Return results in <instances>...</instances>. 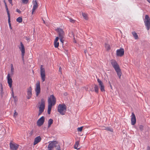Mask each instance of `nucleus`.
<instances>
[{
    "label": "nucleus",
    "instance_id": "nucleus-1",
    "mask_svg": "<svg viewBox=\"0 0 150 150\" xmlns=\"http://www.w3.org/2000/svg\"><path fill=\"white\" fill-rule=\"evenodd\" d=\"M56 98L53 95H50L48 98V106L47 112L49 114H50L52 106L55 105L56 103Z\"/></svg>",
    "mask_w": 150,
    "mask_h": 150
},
{
    "label": "nucleus",
    "instance_id": "nucleus-2",
    "mask_svg": "<svg viewBox=\"0 0 150 150\" xmlns=\"http://www.w3.org/2000/svg\"><path fill=\"white\" fill-rule=\"evenodd\" d=\"M49 143L48 150H61L60 145L57 141H50Z\"/></svg>",
    "mask_w": 150,
    "mask_h": 150
},
{
    "label": "nucleus",
    "instance_id": "nucleus-3",
    "mask_svg": "<svg viewBox=\"0 0 150 150\" xmlns=\"http://www.w3.org/2000/svg\"><path fill=\"white\" fill-rule=\"evenodd\" d=\"M110 63L112 66L113 67L116 71L119 79H120L122 72L117 62L115 60L112 59L110 60Z\"/></svg>",
    "mask_w": 150,
    "mask_h": 150
},
{
    "label": "nucleus",
    "instance_id": "nucleus-4",
    "mask_svg": "<svg viewBox=\"0 0 150 150\" xmlns=\"http://www.w3.org/2000/svg\"><path fill=\"white\" fill-rule=\"evenodd\" d=\"M66 105L64 104H59L57 108L58 111L61 115H65L66 110Z\"/></svg>",
    "mask_w": 150,
    "mask_h": 150
},
{
    "label": "nucleus",
    "instance_id": "nucleus-5",
    "mask_svg": "<svg viewBox=\"0 0 150 150\" xmlns=\"http://www.w3.org/2000/svg\"><path fill=\"white\" fill-rule=\"evenodd\" d=\"M39 109L38 115L39 116L44 112L45 108V102L44 99L42 98L41 99V103L39 106H38Z\"/></svg>",
    "mask_w": 150,
    "mask_h": 150
},
{
    "label": "nucleus",
    "instance_id": "nucleus-6",
    "mask_svg": "<svg viewBox=\"0 0 150 150\" xmlns=\"http://www.w3.org/2000/svg\"><path fill=\"white\" fill-rule=\"evenodd\" d=\"M56 30L57 32L61 42L63 43L64 41L63 39L64 35V31L62 29L60 28H57Z\"/></svg>",
    "mask_w": 150,
    "mask_h": 150
},
{
    "label": "nucleus",
    "instance_id": "nucleus-7",
    "mask_svg": "<svg viewBox=\"0 0 150 150\" xmlns=\"http://www.w3.org/2000/svg\"><path fill=\"white\" fill-rule=\"evenodd\" d=\"M144 21L146 29L149 30L150 28V18L148 15H145Z\"/></svg>",
    "mask_w": 150,
    "mask_h": 150
},
{
    "label": "nucleus",
    "instance_id": "nucleus-8",
    "mask_svg": "<svg viewBox=\"0 0 150 150\" xmlns=\"http://www.w3.org/2000/svg\"><path fill=\"white\" fill-rule=\"evenodd\" d=\"M40 69L41 79L42 81L44 82L45 80V69L42 65H41Z\"/></svg>",
    "mask_w": 150,
    "mask_h": 150
},
{
    "label": "nucleus",
    "instance_id": "nucleus-9",
    "mask_svg": "<svg viewBox=\"0 0 150 150\" xmlns=\"http://www.w3.org/2000/svg\"><path fill=\"white\" fill-rule=\"evenodd\" d=\"M18 47L21 52V56L23 60L24 59V56L25 53V49L24 45L22 42H21L20 45L18 46Z\"/></svg>",
    "mask_w": 150,
    "mask_h": 150
},
{
    "label": "nucleus",
    "instance_id": "nucleus-10",
    "mask_svg": "<svg viewBox=\"0 0 150 150\" xmlns=\"http://www.w3.org/2000/svg\"><path fill=\"white\" fill-rule=\"evenodd\" d=\"M35 91L36 92V95L38 96L40 92V82L39 81H37L36 84V87L35 88Z\"/></svg>",
    "mask_w": 150,
    "mask_h": 150
},
{
    "label": "nucleus",
    "instance_id": "nucleus-11",
    "mask_svg": "<svg viewBox=\"0 0 150 150\" xmlns=\"http://www.w3.org/2000/svg\"><path fill=\"white\" fill-rule=\"evenodd\" d=\"M124 50L123 48H121L116 51V56L118 57H122L124 54Z\"/></svg>",
    "mask_w": 150,
    "mask_h": 150
},
{
    "label": "nucleus",
    "instance_id": "nucleus-12",
    "mask_svg": "<svg viewBox=\"0 0 150 150\" xmlns=\"http://www.w3.org/2000/svg\"><path fill=\"white\" fill-rule=\"evenodd\" d=\"M45 120V117L42 116L39 118L37 121V125L39 127H40L43 125Z\"/></svg>",
    "mask_w": 150,
    "mask_h": 150
},
{
    "label": "nucleus",
    "instance_id": "nucleus-13",
    "mask_svg": "<svg viewBox=\"0 0 150 150\" xmlns=\"http://www.w3.org/2000/svg\"><path fill=\"white\" fill-rule=\"evenodd\" d=\"M97 81L98 83L101 91L102 92L105 91L104 86L103 82L99 79H97Z\"/></svg>",
    "mask_w": 150,
    "mask_h": 150
},
{
    "label": "nucleus",
    "instance_id": "nucleus-14",
    "mask_svg": "<svg viewBox=\"0 0 150 150\" xmlns=\"http://www.w3.org/2000/svg\"><path fill=\"white\" fill-rule=\"evenodd\" d=\"M131 123L132 125H134L136 122V118L133 112L132 113Z\"/></svg>",
    "mask_w": 150,
    "mask_h": 150
},
{
    "label": "nucleus",
    "instance_id": "nucleus-15",
    "mask_svg": "<svg viewBox=\"0 0 150 150\" xmlns=\"http://www.w3.org/2000/svg\"><path fill=\"white\" fill-rule=\"evenodd\" d=\"M27 95V99H30L31 98L32 95V88L31 87H30L28 89Z\"/></svg>",
    "mask_w": 150,
    "mask_h": 150
},
{
    "label": "nucleus",
    "instance_id": "nucleus-16",
    "mask_svg": "<svg viewBox=\"0 0 150 150\" xmlns=\"http://www.w3.org/2000/svg\"><path fill=\"white\" fill-rule=\"evenodd\" d=\"M10 148L11 150H17L18 147V145L16 144H13L11 143L10 144Z\"/></svg>",
    "mask_w": 150,
    "mask_h": 150
},
{
    "label": "nucleus",
    "instance_id": "nucleus-17",
    "mask_svg": "<svg viewBox=\"0 0 150 150\" xmlns=\"http://www.w3.org/2000/svg\"><path fill=\"white\" fill-rule=\"evenodd\" d=\"M7 79L8 85L10 88H11L12 87L13 81L11 78L10 77V74H9L7 75Z\"/></svg>",
    "mask_w": 150,
    "mask_h": 150
},
{
    "label": "nucleus",
    "instance_id": "nucleus-18",
    "mask_svg": "<svg viewBox=\"0 0 150 150\" xmlns=\"http://www.w3.org/2000/svg\"><path fill=\"white\" fill-rule=\"evenodd\" d=\"M33 6L32 11V14H33L34 12L38 8V5L36 1H33Z\"/></svg>",
    "mask_w": 150,
    "mask_h": 150
},
{
    "label": "nucleus",
    "instance_id": "nucleus-19",
    "mask_svg": "<svg viewBox=\"0 0 150 150\" xmlns=\"http://www.w3.org/2000/svg\"><path fill=\"white\" fill-rule=\"evenodd\" d=\"M41 140V138L40 136H39L36 137L34 139L33 143V145H35L39 142H40Z\"/></svg>",
    "mask_w": 150,
    "mask_h": 150
},
{
    "label": "nucleus",
    "instance_id": "nucleus-20",
    "mask_svg": "<svg viewBox=\"0 0 150 150\" xmlns=\"http://www.w3.org/2000/svg\"><path fill=\"white\" fill-rule=\"evenodd\" d=\"M0 95L1 97V98H2L3 97V96L4 94V93L3 91V88L2 85L1 84V89L0 90Z\"/></svg>",
    "mask_w": 150,
    "mask_h": 150
},
{
    "label": "nucleus",
    "instance_id": "nucleus-21",
    "mask_svg": "<svg viewBox=\"0 0 150 150\" xmlns=\"http://www.w3.org/2000/svg\"><path fill=\"white\" fill-rule=\"evenodd\" d=\"M132 34L135 39H137L138 38V35L135 32H132Z\"/></svg>",
    "mask_w": 150,
    "mask_h": 150
},
{
    "label": "nucleus",
    "instance_id": "nucleus-22",
    "mask_svg": "<svg viewBox=\"0 0 150 150\" xmlns=\"http://www.w3.org/2000/svg\"><path fill=\"white\" fill-rule=\"evenodd\" d=\"M53 120L52 119H50L48 121V127H49L52 124Z\"/></svg>",
    "mask_w": 150,
    "mask_h": 150
},
{
    "label": "nucleus",
    "instance_id": "nucleus-23",
    "mask_svg": "<svg viewBox=\"0 0 150 150\" xmlns=\"http://www.w3.org/2000/svg\"><path fill=\"white\" fill-rule=\"evenodd\" d=\"M5 6V8L6 9V12L7 13L8 16V17H10V14L9 12L8 11V7L7 4H6Z\"/></svg>",
    "mask_w": 150,
    "mask_h": 150
},
{
    "label": "nucleus",
    "instance_id": "nucleus-24",
    "mask_svg": "<svg viewBox=\"0 0 150 150\" xmlns=\"http://www.w3.org/2000/svg\"><path fill=\"white\" fill-rule=\"evenodd\" d=\"M79 144V142L78 141H76V142L75 144L74 145V148L75 149H80V148H78V145Z\"/></svg>",
    "mask_w": 150,
    "mask_h": 150
},
{
    "label": "nucleus",
    "instance_id": "nucleus-25",
    "mask_svg": "<svg viewBox=\"0 0 150 150\" xmlns=\"http://www.w3.org/2000/svg\"><path fill=\"white\" fill-rule=\"evenodd\" d=\"M94 89L95 92L96 93H98V86L96 84H95Z\"/></svg>",
    "mask_w": 150,
    "mask_h": 150
},
{
    "label": "nucleus",
    "instance_id": "nucleus-26",
    "mask_svg": "<svg viewBox=\"0 0 150 150\" xmlns=\"http://www.w3.org/2000/svg\"><path fill=\"white\" fill-rule=\"evenodd\" d=\"M11 74H13L14 71V69L13 67V65L12 64H11Z\"/></svg>",
    "mask_w": 150,
    "mask_h": 150
},
{
    "label": "nucleus",
    "instance_id": "nucleus-27",
    "mask_svg": "<svg viewBox=\"0 0 150 150\" xmlns=\"http://www.w3.org/2000/svg\"><path fill=\"white\" fill-rule=\"evenodd\" d=\"M82 15L84 18L86 20H87L88 19L87 15L85 13H82Z\"/></svg>",
    "mask_w": 150,
    "mask_h": 150
},
{
    "label": "nucleus",
    "instance_id": "nucleus-28",
    "mask_svg": "<svg viewBox=\"0 0 150 150\" xmlns=\"http://www.w3.org/2000/svg\"><path fill=\"white\" fill-rule=\"evenodd\" d=\"M54 45L55 48H57L59 46V42H54Z\"/></svg>",
    "mask_w": 150,
    "mask_h": 150
},
{
    "label": "nucleus",
    "instance_id": "nucleus-29",
    "mask_svg": "<svg viewBox=\"0 0 150 150\" xmlns=\"http://www.w3.org/2000/svg\"><path fill=\"white\" fill-rule=\"evenodd\" d=\"M8 24H9V26L10 28L11 29H12V28L11 27V23H10V22H11L10 16L8 17Z\"/></svg>",
    "mask_w": 150,
    "mask_h": 150
},
{
    "label": "nucleus",
    "instance_id": "nucleus-30",
    "mask_svg": "<svg viewBox=\"0 0 150 150\" xmlns=\"http://www.w3.org/2000/svg\"><path fill=\"white\" fill-rule=\"evenodd\" d=\"M16 21L19 23H21L22 21V19L21 17H19L16 19Z\"/></svg>",
    "mask_w": 150,
    "mask_h": 150
},
{
    "label": "nucleus",
    "instance_id": "nucleus-31",
    "mask_svg": "<svg viewBox=\"0 0 150 150\" xmlns=\"http://www.w3.org/2000/svg\"><path fill=\"white\" fill-rule=\"evenodd\" d=\"M105 47L108 50H109L110 49V45L106 43H105Z\"/></svg>",
    "mask_w": 150,
    "mask_h": 150
},
{
    "label": "nucleus",
    "instance_id": "nucleus-32",
    "mask_svg": "<svg viewBox=\"0 0 150 150\" xmlns=\"http://www.w3.org/2000/svg\"><path fill=\"white\" fill-rule=\"evenodd\" d=\"M139 128L141 131H142L144 130V126L141 125H140L139 127Z\"/></svg>",
    "mask_w": 150,
    "mask_h": 150
},
{
    "label": "nucleus",
    "instance_id": "nucleus-33",
    "mask_svg": "<svg viewBox=\"0 0 150 150\" xmlns=\"http://www.w3.org/2000/svg\"><path fill=\"white\" fill-rule=\"evenodd\" d=\"M83 127H78L77 129V130L78 131V132H81L82 131Z\"/></svg>",
    "mask_w": 150,
    "mask_h": 150
},
{
    "label": "nucleus",
    "instance_id": "nucleus-34",
    "mask_svg": "<svg viewBox=\"0 0 150 150\" xmlns=\"http://www.w3.org/2000/svg\"><path fill=\"white\" fill-rule=\"evenodd\" d=\"M22 1L23 3L26 4L28 2V0H22Z\"/></svg>",
    "mask_w": 150,
    "mask_h": 150
},
{
    "label": "nucleus",
    "instance_id": "nucleus-35",
    "mask_svg": "<svg viewBox=\"0 0 150 150\" xmlns=\"http://www.w3.org/2000/svg\"><path fill=\"white\" fill-rule=\"evenodd\" d=\"M14 99V102L15 103H16L18 100V99L16 96H15L14 98H13Z\"/></svg>",
    "mask_w": 150,
    "mask_h": 150
},
{
    "label": "nucleus",
    "instance_id": "nucleus-36",
    "mask_svg": "<svg viewBox=\"0 0 150 150\" xmlns=\"http://www.w3.org/2000/svg\"><path fill=\"white\" fill-rule=\"evenodd\" d=\"M69 21L71 23H74L75 22V20L72 18H70Z\"/></svg>",
    "mask_w": 150,
    "mask_h": 150
},
{
    "label": "nucleus",
    "instance_id": "nucleus-37",
    "mask_svg": "<svg viewBox=\"0 0 150 150\" xmlns=\"http://www.w3.org/2000/svg\"><path fill=\"white\" fill-rule=\"evenodd\" d=\"M59 39L58 37H57L54 40V42H57Z\"/></svg>",
    "mask_w": 150,
    "mask_h": 150
},
{
    "label": "nucleus",
    "instance_id": "nucleus-38",
    "mask_svg": "<svg viewBox=\"0 0 150 150\" xmlns=\"http://www.w3.org/2000/svg\"><path fill=\"white\" fill-rule=\"evenodd\" d=\"M16 11L17 12H18L19 13H20L21 12V11H20L19 9H16Z\"/></svg>",
    "mask_w": 150,
    "mask_h": 150
},
{
    "label": "nucleus",
    "instance_id": "nucleus-39",
    "mask_svg": "<svg viewBox=\"0 0 150 150\" xmlns=\"http://www.w3.org/2000/svg\"><path fill=\"white\" fill-rule=\"evenodd\" d=\"M107 129L109 131H110L111 132H112V129H110L109 127H108L107 128Z\"/></svg>",
    "mask_w": 150,
    "mask_h": 150
},
{
    "label": "nucleus",
    "instance_id": "nucleus-40",
    "mask_svg": "<svg viewBox=\"0 0 150 150\" xmlns=\"http://www.w3.org/2000/svg\"><path fill=\"white\" fill-rule=\"evenodd\" d=\"M25 39L29 42L30 41V39L28 37H25Z\"/></svg>",
    "mask_w": 150,
    "mask_h": 150
},
{
    "label": "nucleus",
    "instance_id": "nucleus-41",
    "mask_svg": "<svg viewBox=\"0 0 150 150\" xmlns=\"http://www.w3.org/2000/svg\"><path fill=\"white\" fill-rule=\"evenodd\" d=\"M12 97L13 98H14L15 97V96H14V93H13V89H12Z\"/></svg>",
    "mask_w": 150,
    "mask_h": 150
},
{
    "label": "nucleus",
    "instance_id": "nucleus-42",
    "mask_svg": "<svg viewBox=\"0 0 150 150\" xmlns=\"http://www.w3.org/2000/svg\"><path fill=\"white\" fill-rule=\"evenodd\" d=\"M9 3L12 4V5H13L12 4V0H8Z\"/></svg>",
    "mask_w": 150,
    "mask_h": 150
},
{
    "label": "nucleus",
    "instance_id": "nucleus-43",
    "mask_svg": "<svg viewBox=\"0 0 150 150\" xmlns=\"http://www.w3.org/2000/svg\"><path fill=\"white\" fill-rule=\"evenodd\" d=\"M147 150H150V147L149 146H148L147 147Z\"/></svg>",
    "mask_w": 150,
    "mask_h": 150
},
{
    "label": "nucleus",
    "instance_id": "nucleus-44",
    "mask_svg": "<svg viewBox=\"0 0 150 150\" xmlns=\"http://www.w3.org/2000/svg\"><path fill=\"white\" fill-rule=\"evenodd\" d=\"M109 84L110 85V86L111 88L112 89V86H111V83H110V82L109 81Z\"/></svg>",
    "mask_w": 150,
    "mask_h": 150
},
{
    "label": "nucleus",
    "instance_id": "nucleus-45",
    "mask_svg": "<svg viewBox=\"0 0 150 150\" xmlns=\"http://www.w3.org/2000/svg\"><path fill=\"white\" fill-rule=\"evenodd\" d=\"M17 115V113L16 112H15L14 114V116L16 115Z\"/></svg>",
    "mask_w": 150,
    "mask_h": 150
},
{
    "label": "nucleus",
    "instance_id": "nucleus-46",
    "mask_svg": "<svg viewBox=\"0 0 150 150\" xmlns=\"http://www.w3.org/2000/svg\"><path fill=\"white\" fill-rule=\"evenodd\" d=\"M62 68L61 67L59 68V71H60L61 73Z\"/></svg>",
    "mask_w": 150,
    "mask_h": 150
},
{
    "label": "nucleus",
    "instance_id": "nucleus-47",
    "mask_svg": "<svg viewBox=\"0 0 150 150\" xmlns=\"http://www.w3.org/2000/svg\"><path fill=\"white\" fill-rule=\"evenodd\" d=\"M88 51H90L91 50V47L88 48Z\"/></svg>",
    "mask_w": 150,
    "mask_h": 150
},
{
    "label": "nucleus",
    "instance_id": "nucleus-48",
    "mask_svg": "<svg viewBox=\"0 0 150 150\" xmlns=\"http://www.w3.org/2000/svg\"><path fill=\"white\" fill-rule=\"evenodd\" d=\"M4 4H5V5L6 4V2L5 1H4Z\"/></svg>",
    "mask_w": 150,
    "mask_h": 150
},
{
    "label": "nucleus",
    "instance_id": "nucleus-49",
    "mask_svg": "<svg viewBox=\"0 0 150 150\" xmlns=\"http://www.w3.org/2000/svg\"><path fill=\"white\" fill-rule=\"evenodd\" d=\"M147 1L150 3V0H147Z\"/></svg>",
    "mask_w": 150,
    "mask_h": 150
},
{
    "label": "nucleus",
    "instance_id": "nucleus-50",
    "mask_svg": "<svg viewBox=\"0 0 150 150\" xmlns=\"http://www.w3.org/2000/svg\"><path fill=\"white\" fill-rule=\"evenodd\" d=\"M33 132V131H31L30 132V133L31 134Z\"/></svg>",
    "mask_w": 150,
    "mask_h": 150
},
{
    "label": "nucleus",
    "instance_id": "nucleus-51",
    "mask_svg": "<svg viewBox=\"0 0 150 150\" xmlns=\"http://www.w3.org/2000/svg\"><path fill=\"white\" fill-rule=\"evenodd\" d=\"M86 52H87V51H86V50H85V51H84V52H85V53H86Z\"/></svg>",
    "mask_w": 150,
    "mask_h": 150
},
{
    "label": "nucleus",
    "instance_id": "nucleus-52",
    "mask_svg": "<svg viewBox=\"0 0 150 150\" xmlns=\"http://www.w3.org/2000/svg\"><path fill=\"white\" fill-rule=\"evenodd\" d=\"M43 21L44 23H45V21L44 20H43Z\"/></svg>",
    "mask_w": 150,
    "mask_h": 150
},
{
    "label": "nucleus",
    "instance_id": "nucleus-53",
    "mask_svg": "<svg viewBox=\"0 0 150 150\" xmlns=\"http://www.w3.org/2000/svg\"><path fill=\"white\" fill-rule=\"evenodd\" d=\"M120 33H122V32H121V31H120Z\"/></svg>",
    "mask_w": 150,
    "mask_h": 150
}]
</instances>
